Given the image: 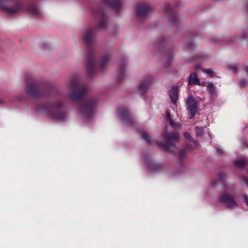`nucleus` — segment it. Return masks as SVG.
<instances>
[{
  "instance_id": "c756f323",
  "label": "nucleus",
  "mask_w": 248,
  "mask_h": 248,
  "mask_svg": "<svg viewBox=\"0 0 248 248\" xmlns=\"http://www.w3.org/2000/svg\"><path fill=\"white\" fill-rule=\"evenodd\" d=\"M217 152L220 155H222L224 153V150L220 147L217 148Z\"/></svg>"
},
{
  "instance_id": "412c9836",
  "label": "nucleus",
  "mask_w": 248,
  "mask_h": 248,
  "mask_svg": "<svg viewBox=\"0 0 248 248\" xmlns=\"http://www.w3.org/2000/svg\"><path fill=\"white\" fill-rule=\"evenodd\" d=\"M125 63L124 61H122L119 66L118 77L120 79H123L125 75Z\"/></svg>"
},
{
  "instance_id": "f704fd0d",
  "label": "nucleus",
  "mask_w": 248,
  "mask_h": 248,
  "mask_svg": "<svg viewBox=\"0 0 248 248\" xmlns=\"http://www.w3.org/2000/svg\"><path fill=\"white\" fill-rule=\"evenodd\" d=\"M243 179H244L245 182L246 183L247 186H248V178L247 177L245 176L243 178Z\"/></svg>"
},
{
  "instance_id": "f257e3e1",
  "label": "nucleus",
  "mask_w": 248,
  "mask_h": 248,
  "mask_svg": "<svg viewBox=\"0 0 248 248\" xmlns=\"http://www.w3.org/2000/svg\"><path fill=\"white\" fill-rule=\"evenodd\" d=\"M66 85L67 90L66 94L74 101L81 98L87 91L86 85L79 83L75 78L69 80Z\"/></svg>"
},
{
  "instance_id": "6ab92c4d",
  "label": "nucleus",
  "mask_w": 248,
  "mask_h": 248,
  "mask_svg": "<svg viewBox=\"0 0 248 248\" xmlns=\"http://www.w3.org/2000/svg\"><path fill=\"white\" fill-rule=\"evenodd\" d=\"M200 85V79L196 73H191L188 78V85L191 84Z\"/></svg>"
},
{
  "instance_id": "1a4fd4ad",
  "label": "nucleus",
  "mask_w": 248,
  "mask_h": 248,
  "mask_svg": "<svg viewBox=\"0 0 248 248\" xmlns=\"http://www.w3.org/2000/svg\"><path fill=\"white\" fill-rule=\"evenodd\" d=\"M96 30L94 28H89L85 31L83 35V39L85 43L90 45L93 43L95 40Z\"/></svg>"
},
{
  "instance_id": "4be33fe9",
  "label": "nucleus",
  "mask_w": 248,
  "mask_h": 248,
  "mask_svg": "<svg viewBox=\"0 0 248 248\" xmlns=\"http://www.w3.org/2000/svg\"><path fill=\"white\" fill-rule=\"evenodd\" d=\"M166 119L169 122L170 125L174 128H177L179 126V124L175 123L171 120L170 112H167L166 114Z\"/></svg>"
},
{
  "instance_id": "a878e982",
  "label": "nucleus",
  "mask_w": 248,
  "mask_h": 248,
  "mask_svg": "<svg viewBox=\"0 0 248 248\" xmlns=\"http://www.w3.org/2000/svg\"><path fill=\"white\" fill-rule=\"evenodd\" d=\"M196 131L197 135L198 136H202L203 133V127H196Z\"/></svg>"
},
{
  "instance_id": "39448f33",
  "label": "nucleus",
  "mask_w": 248,
  "mask_h": 248,
  "mask_svg": "<svg viewBox=\"0 0 248 248\" xmlns=\"http://www.w3.org/2000/svg\"><path fill=\"white\" fill-rule=\"evenodd\" d=\"M219 200L220 202L225 204L228 208L232 209L238 206V204L236 201V197L232 194L231 190H228L221 196Z\"/></svg>"
},
{
  "instance_id": "6e6552de",
  "label": "nucleus",
  "mask_w": 248,
  "mask_h": 248,
  "mask_svg": "<svg viewBox=\"0 0 248 248\" xmlns=\"http://www.w3.org/2000/svg\"><path fill=\"white\" fill-rule=\"evenodd\" d=\"M188 113L190 115V119H192L198 111V103L192 95H188L186 101Z\"/></svg>"
},
{
  "instance_id": "f8f14e48",
  "label": "nucleus",
  "mask_w": 248,
  "mask_h": 248,
  "mask_svg": "<svg viewBox=\"0 0 248 248\" xmlns=\"http://www.w3.org/2000/svg\"><path fill=\"white\" fill-rule=\"evenodd\" d=\"M118 115L127 125L131 126L132 124L134 123V120L130 116L124 108H120L118 110Z\"/></svg>"
},
{
  "instance_id": "72a5a7b5",
  "label": "nucleus",
  "mask_w": 248,
  "mask_h": 248,
  "mask_svg": "<svg viewBox=\"0 0 248 248\" xmlns=\"http://www.w3.org/2000/svg\"><path fill=\"white\" fill-rule=\"evenodd\" d=\"M225 174L223 172H221L219 174V178L220 180H222L225 178Z\"/></svg>"
},
{
  "instance_id": "2eb2a0df",
  "label": "nucleus",
  "mask_w": 248,
  "mask_h": 248,
  "mask_svg": "<svg viewBox=\"0 0 248 248\" xmlns=\"http://www.w3.org/2000/svg\"><path fill=\"white\" fill-rule=\"evenodd\" d=\"M108 4L114 10H120L122 7V0H103Z\"/></svg>"
},
{
  "instance_id": "ea45409f",
  "label": "nucleus",
  "mask_w": 248,
  "mask_h": 248,
  "mask_svg": "<svg viewBox=\"0 0 248 248\" xmlns=\"http://www.w3.org/2000/svg\"><path fill=\"white\" fill-rule=\"evenodd\" d=\"M195 68L196 69H198V68H199V66L198 65H197V66H196Z\"/></svg>"
},
{
  "instance_id": "79ce46f5",
  "label": "nucleus",
  "mask_w": 248,
  "mask_h": 248,
  "mask_svg": "<svg viewBox=\"0 0 248 248\" xmlns=\"http://www.w3.org/2000/svg\"><path fill=\"white\" fill-rule=\"evenodd\" d=\"M243 37L244 39H246V37H245V36H243Z\"/></svg>"
},
{
  "instance_id": "ddd939ff",
  "label": "nucleus",
  "mask_w": 248,
  "mask_h": 248,
  "mask_svg": "<svg viewBox=\"0 0 248 248\" xmlns=\"http://www.w3.org/2000/svg\"><path fill=\"white\" fill-rule=\"evenodd\" d=\"M173 7L168 4L165 8L166 14L168 15V19L170 23L172 25L175 24L177 23V15L173 11Z\"/></svg>"
},
{
  "instance_id": "a19ab883",
  "label": "nucleus",
  "mask_w": 248,
  "mask_h": 248,
  "mask_svg": "<svg viewBox=\"0 0 248 248\" xmlns=\"http://www.w3.org/2000/svg\"><path fill=\"white\" fill-rule=\"evenodd\" d=\"M171 61V60L168 59V61H169V62H170Z\"/></svg>"
},
{
  "instance_id": "9b49d317",
  "label": "nucleus",
  "mask_w": 248,
  "mask_h": 248,
  "mask_svg": "<svg viewBox=\"0 0 248 248\" xmlns=\"http://www.w3.org/2000/svg\"><path fill=\"white\" fill-rule=\"evenodd\" d=\"M149 7L145 4H140L138 5L136 14L139 19L142 20L148 15L149 12Z\"/></svg>"
},
{
  "instance_id": "a211bd4d",
  "label": "nucleus",
  "mask_w": 248,
  "mask_h": 248,
  "mask_svg": "<svg viewBox=\"0 0 248 248\" xmlns=\"http://www.w3.org/2000/svg\"><path fill=\"white\" fill-rule=\"evenodd\" d=\"M110 56L108 53L105 54L101 59V60L99 64L97 69L101 71H103L105 69L106 64L110 60Z\"/></svg>"
},
{
  "instance_id": "f3484780",
  "label": "nucleus",
  "mask_w": 248,
  "mask_h": 248,
  "mask_svg": "<svg viewBox=\"0 0 248 248\" xmlns=\"http://www.w3.org/2000/svg\"><path fill=\"white\" fill-rule=\"evenodd\" d=\"M178 89L177 87H172L169 91L170 97L173 102L175 105L178 100Z\"/></svg>"
},
{
  "instance_id": "9d476101",
  "label": "nucleus",
  "mask_w": 248,
  "mask_h": 248,
  "mask_svg": "<svg viewBox=\"0 0 248 248\" xmlns=\"http://www.w3.org/2000/svg\"><path fill=\"white\" fill-rule=\"evenodd\" d=\"M153 77L150 75H147L144 77L143 80L139 84L138 86V91L142 94H144L147 92L148 87L152 83Z\"/></svg>"
},
{
  "instance_id": "2f4dec72",
  "label": "nucleus",
  "mask_w": 248,
  "mask_h": 248,
  "mask_svg": "<svg viewBox=\"0 0 248 248\" xmlns=\"http://www.w3.org/2000/svg\"><path fill=\"white\" fill-rule=\"evenodd\" d=\"M148 166L149 169H152V168H154L156 166V165L153 163H149Z\"/></svg>"
},
{
  "instance_id": "f03ea898",
  "label": "nucleus",
  "mask_w": 248,
  "mask_h": 248,
  "mask_svg": "<svg viewBox=\"0 0 248 248\" xmlns=\"http://www.w3.org/2000/svg\"><path fill=\"white\" fill-rule=\"evenodd\" d=\"M37 111L59 121H63L67 117L64 108L60 105L52 107L40 106L37 108Z\"/></svg>"
},
{
  "instance_id": "7ed1b4c3",
  "label": "nucleus",
  "mask_w": 248,
  "mask_h": 248,
  "mask_svg": "<svg viewBox=\"0 0 248 248\" xmlns=\"http://www.w3.org/2000/svg\"><path fill=\"white\" fill-rule=\"evenodd\" d=\"M95 107V99L91 98L80 106L79 113L85 120H87L93 116Z\"/></svg>"
},
{
  "instance_id": "e433bc0d",
  "label": "nucleus",
  "mask_w": 248,
  "mask_h": 248,
  "mask_svg": "<svg viewBox=\"0 0 248 248\" xmlns=\"http://www.w3.org/2000/svg\"><path fill=\"white\" fill-rule=\"evenodd\" d=\"M244 70L246 73L248 74V66H246L244 68Z\"/></svg>"
},
{
  "instance_id": "7c9ffc66",
  "label": "nucleus",
  "mask_w": 248,
  "mask_h": 248,
  "mask_svg": "<svg viewBox=\"0 0 248 248\" xmlns=\"http://www.w3.org/2000/svg\"><path fill=\"white\" fill-rule=\"evenodd\" d=\"M243 199L244 200V202L246 203L247 205L248 206V196L246 195L243 196Z\"/></svg>"
},
{
  "instance_id": "393cba45",
  "label": "nucleus",
  "mask_w": 248,
  "mask_h": 248,
  "mask_svg": "<svg viewBox=\"0 0 248 248\" xmlns=\"http://www.w3.org/2000/svg\"><path fill=\"white\" fill-rule=\"evenodd\" d=\"M184 135L186 139L190 141H193L196 145H198L197 141L196 140H194V139L189 134V133H188L187 132H185Z\"/></svg>"
},
{
  "instance_id": "c9c22d12",
  "label": "nucleus",
  "mask_w": 248,
  "mask_h": 248,
  "mask_svg": "<svg viewBox=\"0 0 248 248\" xmlns=\"http://www.w3.org/2000/svg\"><path fill=\"white\" fill-rule=\"evenodd\" d=\"M180 156L181 158H184L185 156V153L184 151H182L180 153Z\"/></svg>"
},
{
  "instance_id": "4468645a",
  "label": "nucleus",
  "mask_w": 248,
  "mask_h": 248,
  "mask_svg": "<svg viewBox=\"0 0 248 248\" xmlns=\"http://www.w3.org/2000/svg\"><path fill=\"white\" fill-rule=\"evenodd\" d=\"M86 67L89 77H92L95 74L96 68L95 66L94 60L92 58H89Z\"/></svg>"
},
{
  "instance_id": "dca6fc26",
  "label": "nucleus",
  "mask_w": 248,
  "mask_h": 248,
  "mask_svg": "<svg viewBox=\"0 0 248 248\" xmlns=\"http://www.w3.org/2000/svg\"><path fill=\"white\" fill-rule=\"evenodd\" d=\"M27 10L34 16H40L41 15V10L35 4H30L28 7Z\"/></svg>"
},
{
  "instance_id": "cd10ccee",
  "label": "nucleus",
  "mask_w": 248,
  "mask_h": 248,
  "mask_svg": "<svg viewBox=\"0 0 248 248\" xmlns=\"http://www.w3.org/2000/svg\"><path fill=\"white\" fill-rule=\"evenodd\" d=\"M202 71L207 75L212 76L214 74L213 71L209 69H202Z\"/></svg>"
},
{
  "instance_id": "0eeeda50",
  "label": "nucleus",
  "mask_w": 248,
  "mask_h": 248,
  "mask_svg": "<svg viewBox=\"0 0 248 248\" xmlns=\"http://www.w3.org/2000/svg\"><path fill=\"white\" fill-rule=\"evenodd\" d=\"M13 0H0V8H1L7 13L13 14L18 12L23 8L22 3L16 4L15 6L9 7L7 4L12 1Z\"/></svg>"
},
{
  "instance_id": "20e7f679",
  "label": "nucleus",
  "mask_w": 248,
  "mask_h": 248,
  "mask_svg": "<svg viewBox=\"0 0 248 248\" xmlns=\"http://www.w3.org/2000/svg\"><path fill=\"white\" fill-rule=\"evenodd\" d=\"M26 93L31 96L38 97L40 94L39 86L33 78L31 76H27L25 78Z\"/></svg>"
},
{
  "instance_id": "bb28decb",
  "label": "nucleus",
  "mask_w": 248,
  "mask_h": 248,
  "mask_svg": "<svg viewBox=\"0 0 248 248\" xmlns=\"http://www.w3.org/2000/svg\"><path fill=\"white\" fill-rule=\"evenodd\" d=\"M107 24V20L106 18H103L100 21V23H99V27L101 29H103L106 27V25Z\"/></svg>"
},
{
  "instance_id": "423d86ee",
  "label": "nucleus",
  "mask_w": 248,
  "mask_h": 248,
  "mask_svg": "<svg viewBox=\"0 0 248 248\" xmlns=\"http://www.w3.org/2000/svg\"><path fill=\"white\" fill-rule=\"evenodd\" d=\"M164 137L165 142L162 144L161 146L167 150H170L171 148L174 147L175 142L179 138V137L174 133H169L167 131L166 127L164 128Z\"/></svg>"
},
{
  "instance_id": "c85d7f7f",
  "label": "nucleus",
  "mask_w": 248,
  "mask_h": 248,
  "mask_svg": "<svg viewBox=\"0 0 248 248\" xmlns=\"http://www.w3.org/2000/svg\"><path fill=\"white\" fill-rule=\"evenodd\" d=\"M246 85V81L245 79H242L239 81V85L241 88H244Z\"/></svg>"
},
{
  "instance_id": "aec40b11",
  "label": "nucleus",
  "mask_w": 248,
  "mask_h": 248,
  "mask_svg": "<svg viewBox=\"0 0 248 248\" xmlns=\"http://www.w3.org/2000/svg\"><path fill=\"white\" fill-rule=\"evenodd\" d=\"M207 89L210 94L211 98L214 99L217 96V93L215 87L214 86L213 83L208 82Z\"/></svg>"
},
{
  "instance_id": "473e14b6",
  "label": "nucleus",
  "mask_w": 248,
  "mask_h": 248,
  "mask_svg": "<svg viewBox=\"0 0 248 248\" xmlns=\"http://www.w3.org/2000/svg\"><path fill=\"white\" fill-rule=\"evenodd\" d=\"M231 71L232 72H235L237 70V68L235 66L233 65L230 68Z\"/></svg>"
},
{
  "instance_id": "5701e85b",
  "label": "nucleus",
  "mask_w": 248,
  "mask_h": 248,
  "mask_svg": "<svg viewBox=\"0 0 248 248\" xmlns=\"http://www.w3.org/2000/svg\"><path fill=\"white\" fill-rule=\"evenodd\" d=\"M141 135L143 139L147 143H151L152 140L150 137L144 131L141 132Z\"/></svg>"
},
{
  "instance_id": "b1692460",
  "label": "nucleus",
  "mask_w": 248,
  "mask_h": 248,
  "mask_svg": "<svg viewBox=\"0 0 248 248\" xmlns=\"http://www.w3.org/2000/svg\"><path fill=\"white\" fill-rule=\"evenodd\" d=\"M245 164L246 162L244 160H239L235 161L234 163L235 166L239 169L243 168L245 166Z\"/></svg>"
},
{
  "instance_id": "58836bf2",
  "label": "nucleus",
  "mask_w": 248,
  "mask_h": 248,
  "mask_svg": "<svg viewBox=\"0 0 248 248\" xmlns=\"http://www.w3.org/2000/svg\"><path fill=\"white\" fill-rule=\"evenodd\" d=\"M193 45V44L192 43H190L187 45V46L188 47H190Z\"/></svg>"
},
{
  "instance_id": "4c0bfd02",
  "label": "nucleus",
  "mask_w": 248,
  "mask_h": 248,
  "mask_svg": "<svg viewBox=\"0 0 248 248\" xmlns=\"http://www.w3.org/2000/svg\"><path fill=\"white\" fill-rule=\"evenodd\" d=\"M4 100H3V99L0 98V104H2L4 103Z\"/></svg>"
}]
</instances>
